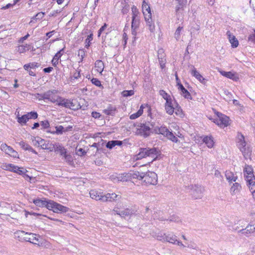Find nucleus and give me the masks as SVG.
<instances>
[{
	"label": "nucleus",
	"mask_w": 255,
	"mask_h": 255,
	"mask_svg": "<svg viewBox=\"0 0 255 255\" xmlns=\"http://www.w3.org/2000/svg\"><path fill=\"white\" fill-rule=\"evenodd\" d=\"M237 146L242 152L245 158L251 159L252 149L246 142L244 135L241 133L238 134Z\"/></svg>",
	"instance_id": "nucleus-1"
},
{
	"label": "nucleus",
	"mask_w": 255,
	"mask_h": 255,
	"mask_svg": "<svg viewBox=\"0 0 255 255\" xmlns=\"http://www.w3.org/2000/svg\"><path fill=\"white\" fill-rule=\"evenodd\" d=\"M142 181L147 185H156L157 183V175L154 172L148 171L143 173Z\"/></svg>",
	"instance_id": "nucleus-2"
},
{
	"label": "nucleus",
	"mask_w": 255,
	"mask_h": 255,
	"mask_svg": "<svg viewBox=\"0 0 255 255\" xmlns=\"http://www.w3.org/2000/svg\"><path fill=\"white\" fill-rule=\"evenodd\" d=\"M157 133L161 134L165 137H166L168 139L171 140L173 142H178V138L176 137L174 134L170 131L168 128L165 127H161L158 128L157 130H156Z\"/></svg>",
	"instance_id": "nucleus-3"
},
{
	"label": "nucleus",
	"mask_w": 255,
	"mask_h": 255,
	"mask_svg": "<svg viewBox=\"0 0 255 255\" xmlns=\"http://www.w3.org/2000/svg\"><path fill=\"white\" fill-rule=\"evenodd\" d=\"M150 128L146 124H139L136 127L135 133L137 135L147 137L150 134Z\"/></svg>",
	"instance_id": "nucleus-4"
},
{
	"label": "nucleus",
	"mask_w": 255,
	"mask_h": 255,
	"mask_svg": "<svg viewBox=\"0 0 255 255\" xmlns=\"http://www.w3.org/2000/svg\"><path fill=\"white\" fill-rule=\"evenodd\" d=\"M204 189L199 185H192L190 189V194L195 199H201L203 196Z\"/></svg>",
	"instance_id": "nucleus-5"
},
{
	"label": "nucleus",
	"mask_w": 255,
	"mask_h": 255,
	"mask_svg": "<svg viewBox=\"0 0 255 255\" xmlns=\"http://www.w3.org/2000/svg\"><path fill=\"white\" fill-rule=\"evenodd\" d=\"M49 210H52L56 213H62L67 212L68 211V208L51 200Z\"/></svg>",
	"instance_id": "nucleus-6"
},
{
	"label": "nucleus",
	"mask_w": 255,
	"mask_h": 255,
	"mask_svg": "<svg viewBox=\"0 0 255 255\" xmlns=\"http://www.w3.org/2000/svg\"><path fill=\"white\" fill-rule=\"evenodd\" d=\"M131 14L132 27H138L140 23V12L134 5L131 7Z\"/></svg>",
	"instance_id": "nucleus-7"
},
{
	"label": "nucleus",
	"mask_w": 255,
	"mask_h": 255,
	"mask_svg": "<svg viewBox=\"0 0 255 255\" xmlns=\"http://www.w3.org/2000/svg\"><path fill=\"white\" fill-rule=\"evenodd\" d=\"M165 242H168L173 245H178L183 248L186 247V246L177 239V237L173 233H166Z\"/></svg>",
	"instance_id": "nucleus-8"
},
{
	"label": "nucleus",
	"mask_w": 255,
	"mask_h": 255,
	"mask_svg": "<svg viewBox=\"0 0 255 255\" xmlns=\"http://www.w3.org/2000/svg\"><path fill=\"white\" fill-rule=\"evenodd\" d=\"M0 149L6 154L14 158L18 157V153L11 146H8L6 143H1L0 145Z\"/></svg>",
	"instance_id": "nucleus-9"
},
{
	"label": "nucleus",
	"mask_w": 255,
	"mask_h": 255,
	"mask_svg": "<svg viewBox=\"0 0 255 255\" xmlns=\"http://www.w3.org/2000/svg\"><path fill=\"white\" fill-rule=\"evenodd\" d=\"M229 117L222 114H218V118L214 122L217 125L220 127H225L229 125Z\"/></svg>",
	"instance_id": "nucleus-10"
},
{
	"label": "nucleus",
	"mask_w": 255,
	"mask_h": 255,
	"mask_svg": "<svg viewBox=\"0 0 255 255\" xmlns=\"http://www.w3.org/2000/svg\"><path fill=\"white\" fill-rule=\"evenodd\" d=\"M143 151L145 152V157H150L152 158V161L157 157L158 150L156 148H143Z\"/></svg>",
	"instance_id": "nucleus-11"
},
{
	"label": "nucleus",
	"mask_w": 255,
	"mask_h": 255,
	"mask_svg": "<svg viewBox=\"0 0 255 255\" xmlns=\"http://www.w3.org/2000/svg\"><path fill=\"white\" fill-rule=\"evenodd\" d=\"M56 93V90L48 91L44 93L42 95V98L44 100H48L52 103L56 102V99L58 98V96L55 95Z\"/></svg>",
	"instance_id": "nucleus-12"
},
{
	"label": "nucleus",
	"mask_w": 255,
	"mask_h": 255,
	"mask_svg": "<svg viewBox=\"0 0 255 255\" xmlns=\"http://www.w3.org/2000/svg\"><path fill=\"white\" fill-rule=\"evenodd\" d=\"M115 214L120 215L121 217L125 218L126 217L130 216L133 214V210L129 208H127L125 210H122L117 208L113 210Z\"/></svg>",
	"instance_id": "nucleus-13"
},
{
	"label": "nucleus",
	"mask_w": 255,
	"mask_h": 255,
	"mask_svg": "<svg viewBox=\"0 0 255 255\" xmlns=\"http://www.w3.org/2000/svg\"><path fill=\"white\" fill-rule=\"evenodd\" d=\"M121 196L120 195L116 194L115 193H107L106 194H103V198H102V202H112L121 199Z\"/></svg>",
	"instance_id": "nucleus-14"
},
{
	"label": "nucleus",
	"mask_w": 255,
	"mask_h": 255,
	"mask_svg": "<svg viewBox=\"0 0 255 255\" xmlns=\"http://www.w3.org/2000/svg\"><path fill=\"white\" fill-rule=\"evenodd\" d=\"M51 200H46L45 199H41L37 198L33 199L32 202L37 206L40 207H45L48 210L49 209V206Z\"/></svg>",
	"instance_id": "nucleus-15"
},
{
	"label": "nucleus",
	"mask_w": 255,
	"mask_h": 255,
	"mask_svg": "<svg viewBox=\"0 0 255 255\" xmlns=\"http://www.w3.org/2000/svg\"><path fill=\"white\" fill-rule=\"evenodd\" d=\"M255 233L252 225L249 224L245 228L238 231V234H241L246 237H249L252 234Z\"/></svg>",
	"instance_id": "nucleus-16"
},
{
	"label": "nucleus",
	"mask_w": 255,
	"mask_h": 255,
	"mask_svg": "<svg viewBox=\"0 0 255 255\" xmlns=\"http://www.w3.org/2000/svg\"><path fill=\"white\" fill-rule=\"evenodd\" d=\"M175 105L173 103V100L172 99H167L166 101L164 107L166 112L170 115H172L174 112V107Z\"/></svg>",
	"instance_id": "nucleus-17"
},
{
	"label": "nucleus",
	"mask_w": 255,
	"mask_h": 255,
	"mask_svg": "<svg viewBox=\"0 0 255 255\" xmlns=\"http://www.w3.org/2000/svg\"><path fill=\"white\" fill-rule=\"evenodd\" d=\"M90 195L91 198L96 201L102 202V198L103 197V193L95 190H92L90 191Z\"/></svg>",
	"instance_id": "nucleus-18"
},
{
	"label": "nucleus",
	"mask_w": 255,
	"mask_h": 255,
	"mask_svg": "<svg viewBox=\"0 0 255 255\" xmlns=\"http://www.w3.org/2000/svg\"><path fill=\"white\" fill-rule=\"evenodd\" d=\"M244 173L246 179L255 177L253 174V169L252 167L247 164H245L244 168Z\"/></svg>",
	"instance_id": "nucleus-19"
},
{
	"label": "nucleus",
	"mask_w": 255,
	"mask_h": 255,
	"mask_svg": "<svg viewBox=\"0 0 255 255\" xmlns=\"http://www.w3.org/2000/svg\"><path fill=\"white\" fill-rule=\"evenodd\" d=\"M192 69L191 70V74L198 79L201 83L205 84L206 82V80L196 70V68L192 66Z\"/></svg>",
	"instance_id": "nucleus-20"
},
{
	"label": "nucleus",
	"mask_w": 255,
	"mask_h": 255,
	"mask_svg": "<svg viewBox=\"0 0 255 255\" xmlns=\"http://www.w3.org/2000/svg\"><path fill=\"white\" fill-rule=\"evenodd\" d=\"M227 35L230 42L233 48H236L239 45V41L236 37L233 35L230 31L227 32Z\"/></svg>",
	"instance_id": "nucleus-21"
},
{
	"label": "nucleus",
	"mask_w": 255,
	"mask_h": 255,
	"mask_svg": "<svg viewBox=\"0 0 255 255\" xmlns=\"http://www.w3.org/2000/svg\"><path fill=\"white\" fill-rule=\"evenodd\" d=\"M128 173L129 174V180L132 179H137L141 180L142 179V175H143V172H139L138 171H132Z\"/></svg>",
	"instance_id": "nucleus-22"
},
{
	"label": "nucleus",
	"mask_w": 255,
	"mask_h": 255,
	"mask_svg": "<svg viewBox=\"0 0 255 255\" xmlns=\"http://www.w3.org/2000/svg\"><path fill=\"white\" fill-rule=\"evenodd\" d=\"M225 176L227 180L230 183L235 182L238 179V176L236 175L233 172L230 171H226Z\"/></svg>",
	"instance_id": "nucleus-23"
},
{
	"label": "nucleus",
	"mask_w": 255,
	"mask_h": 255,
	"mask_svg": "<svg viewBox=\"0 0 255 255\" xmlns=\"http://www.w3.org/2000/svg\"><path fill=\"white\" fill-rule=\"evenodd\" d=\"M203 141L205 143L208 147L212 148L214 145V141L212 136H206L203 139Z\"/></svg>",
	"instance_id": "nucleus-24"
},
{
	"label": "nucleus",
	"mask_w": 255,
	"mask_h": 255,
	"mask_svg": "<svg viewBox=\"0 0 255 255\" xmlns=\"http://www.w3.org/2000/svg\"><path fill=\"white\" fill-rule=\"evenodd\" d=\"M26 236L25 232L23 231H17L14 233L15 238H17L20 242H26L27 238L25 237Z\"/></svg>",
	"instance_id": "nucleus-25"
},
{
	"label": "nucleus",
	"mask_w": 255,
	"mask_h": 255,
	"mask_svg": "<svg viewBox=\"0 0 255 255\" xmlns=\"http://www.w3.org/2000/svg\"><path fill=\"white\" fill-rule=\"evenodd\" d=\"M178 89L181 90L183 97L187 99H191V96L190 93L180 83H178Z\"/></svg>",
	"instance_id": "nucleus-26"
},
{
	"label": "nucleus",
	"mask_w": 255,
	"mask_h": 255,
	"mask_svg": "<svg viewBox=\"0 0 255 255\" xmlns=\"http://www.w3.org/2000/svg\"><path fill=\"white\" fill-rule=\"evenodd\" d=\"M241 188V185L239 183L236 182L233 183L231 187L230 192L232 195H235L240 191Z\"/></svg>",
	"instance_id": "nucleus-27"
},
{
	"label": "nucleus",
	"mask_w": 255,
	"mask_h": 255,
	"mask_svg": "<svg viewBox=\"0 0 255 255\" xmlns=\"http://www.w3.org/2000/svg\"><path fill=\"white\" fill-rule=\"evenodd\" d=\"M19 144L23 149L28 150L36 154H37V152L31 146L23 141L19 142Z\"/></svg>",
	"instance_id": "nucleus-28"
},
{
	"label": "nucleus",
	"mask_w": 255,
	"mask_h": 255,
	"mask_svg": "<svg viewBox=\"0 0 255 255\" xmlns=\"http://www.w3.org/2000/svg\"><path fill=\"white\" fill-rule=\"evenodd\" d=\"M56 151L59 152L60 155L63 157H64L67 153L66 149L59 143H57L56 145Z\"/></svg>",
	"instance_id": "nucleus-29"
},
{
	"label": "nucleus",
	"mask_w": 255,
	"mask_h": 255,
	"mask_svg": "<svg viewBox=\"0 0 255 255\" xmlns=\"http://www.w3.org/2000/svg\"><path fill=\"white\" fill-rule=\"evenodd\" d=\"M95 68L98 72L102 73L104 69V63L101 60H97L95 63Z\"/></svg>",
	"instance_id": "nucleus-30"
},
{
	"label": "nucleus",
	"mask_w": 255,
	"mask_h": 255,
	"mask_svg": "<svg viewBox=\"0 0 255 255\" xmlns=\"http://www.w3.org/2000/svg\"><path fill=\"white\" fill-rule=\"evenodd\" d=\"M31 140L33 145L35 146H41L42 143L44 142V140L38 136L32 137Z\"/></svg>",
	"instance_id": "nucleus-31"
},
{
	"label": "nucleus",
	"mask_w": 255,
	"mask_h": 255,
	"mask_svg": "<svg viewBox=\"0 0 255 255\" xmlns=\"http://www.w3.org/2000/svg\"><path fill=\"white\" fill-rule=\"evenodd\" d=\"M26 239V242H29L33 244L37 245L39 243V239L36 234L30 233L29 238Z\"/></svg>",
	"instance_id": "nucleus-32"
},
{
	"label": "nucleus",
	"mask_w": 255,
	"mask_h": 255,
	"mask_svg": "<svg viewBox=\"0 0 255 255\" xmlns=\"http://www.w3.org/2000/svg\"><path fill=\"white\" fill-rule=\"evenodd\" d=\"M72 128V127L69 126L68 127L66 128L65 129L64 128V127L62 126H59L56 127V131H54L52 132L53 134L56 133V134H62L64 131H67L69 129H71Z\"/></svg>",
	"instance_id": "nucleus-33"
},
{
	"label": "nucleus",
	"mask_w": 255,
	"mask_h": 255,
	"mask_svg": "<svg viewBox=\"0 0 255 255\" xmlns=\"http://www.w3.org/2000/svg\"><path fill=\"white\" fill-rule=\"evenodd\" d=\"M69 100L64 99L62 98L61 97H58V98L56 99V103L57 105L59 106H63L66 108V107H68V105H67L68 103V101Z\"/></svg>",
	"instance_id": "nucleus-34"
},
{
	"label": "nucleus",
	"mask_w": 255,
	"mask_h": 255,
	"mask_svg": "<svg viewBox=\"0 0 255 255\" xmlns=\"http://www.w3.org/2000/svg\"><path fill=\"white\" fill-rule=\"evenodd\" d=\"M220 73L221 74L226 77L230 78L231 79H233L234 80H237L238 78L236 76L235 74L231 72H225L224 71H220Z\"/></svg>",
	"instance_id": "nucleus-35"
},
{
	"label": "nucleus",
	"mask_w": 255,
	"mask_h": 255,
	"mask_svg": "<svg viewBox=\"0 0 255 255\" xmlns=\"http://www.w3.org/2000/svg\"><path fill=\"white\" fill-rule=\"evenodd\" d=\"M246 180L250 190H255V176Z\"/></svg>",
	"instance_id": "nucleus-36"
},
{
	"label": "nucleus",
	"mask_w": 255,
	"mask_h": 255,
	"mask_svg": "<svg viewBox=\"0 0 255 255\" xmlns=\"http://www.w3.org/2000/svg\"><path fill=\"white\" fill-rule=\"evenodd\" d=\"M3 167L5 170L13 171L15 173L20 169V167L18 166H15L12 164H5Z\"/></svg>",
	"instance_id": "nucleus-37"
},
{
	"label": "nucleus",
	"mask_w": 255,
	"mask_h": 255,
	"mask_svg": "<svg viewBox=\"0 0 255 255\" xmlns=\"http://www.w3.org/2000/svg\"><path fill=\"white\" fill-rule=\"evenodd\" d=\"M67 103H68L67 104L68 106L66 107V108H69L73 110H77L81 108V106L79 104L74 103L73 102L70 101V100H68Z\"/></svg>",
	"instance_id": "nucleus-38"
},
{
	"label": "nucleus",
	"mask_w": 255,
	"mask_h": 255,
	"mask_svg": "<svg viewBox=\"0 0 255 255\" xmlns=\"http://www.w3.org/2000/svg\"><path fill=\"white\" fill-rule=\"evenodd\" d=\"M118 177L119 182H126L129 180L128 173L118 174Z\"/></svg>",
	"instance_id": "nucleus-39"
},
{
	"label": "nucleus",
	"mask_w": 255,
	"mask_h": 255,
	"mask_svg": "<svg viewBox=\"0 0 255 255\" xmlns=\"http://www.w3.org/2000/svg\"><path fill=\"white\" fill-rule=\"evenodd\" d=\"M30 49V45L28 44L20 45L17 48V51L20 53H23Z\"/></svg>",
	"instance_id": "nucleus-40"
},
{
	"label": "nucleus",
	"mask_w": 255,
	"mask_h": 255,
	"mask_svg": "<svg viewBox=\"0 0 255 255\" xmlns=\"http://www.w3.org/2000/svg\"><path fill=\"white\" fill-rule=\"evenodd\" d=\"M174 103L175 104V105L174 107L175 114L177 116H178L181 118L182 117L183 114L182 110L181 107L180 106H179V105L176 102V101H174Z\"/></svg>",
	"instance_id": "nucleus-41"
},
{
	"label": "nucleus",
	"mask_w": 255,
	"mask_h": 255,
	"mask_svg": "<svg viewBox=\"0 0 255 255\" xmlns=\"http://www.w3.org/2000/svg\"><path fill=\"white\" fill-rule=\"evenodd\" d=\"M142 10L143 14L146 13L147 12H150V8L149 4L145 1L143 0L142 4Z\"/></svg>",
	"instance_id": "nucleus-42"
},
{
	"label": "nucleus",
	"mask_w": 255,
	"mask_h": 255,
	"mask_svg": "<svg viewBox=\"0 0 255 255\" xmlns=\"http://www.w3.org/2000/svg\"><path fill=\"white\" fill-rule=\"evenodd\" d=\"M144 151H143V148H140L139 149L138 153L135 155L134 159L136 160H139L145 157V152H144Z\"/></svg>",
	"instance_id": "nucleus-43"
},
{
	"label": "nucleus",
	"mask_w": 255,
	"mask_h": 255,
	"mask_svg": "<svg viewBox=\"0 0 255 255\" xmlns=\"http://www.w3.org/2000/svg\"><path fill=\"white\" fill-rule=\"evenodd\" d=\"M115 108L110 106L107 109L104 110V113L107 115H113L115 113Z\"/></svg>",
	"instance_id": "nucleus-44"
},
{
	"label": "nucleus",
	"mask_w": 255,
	"mask_h": 255,
	"mask_svg": "<svg viewBox=\"0 0 255 255\" xmlns=\"http://www.w3.org/2000/svg\"><path fill=\"white\" fill-rule=\"evenodd\" d=\"M159 95L164 99L166 100V101H167V99L169 100V99H172L171 96L168 94L165 91H164L163 90H161L159 91Z\"/></svg>",
	"instance_id": "nucleus-45"
},
{
	"label": "nucleus",
	"mask_w": 255,
	"mask_h": 255,
	"mask_svg": "<svg viewBox=\"0 0 255 255\" xmlns=\"http://www.w3.org/2000/svg\"><path fill=\"white\" fill-rule=\"evenodd\" d=\"M26 116L23 115L21 117H19V115L17 116V120L18 123H19L21 125L25 124L27 122V119H26Z\"/></svg>",
	"instance_id": "nucleus-46"
},
{
	"label": "nucleus",
	"mask_w": 255,
	"mask_h": 255,
	"mask_svg": "<svg viewBox=\"0 0 255 255\" xmlns=\"http://www.w3.org/2000/svg\"><path fill=\"white\" fill-rule=\"evenodd\" d=\"M134 91L130 90H124L121 93L122 95L124 97H128V96H132L134 94Z\"/></svg>",
	"instance_id": "nucleus-47"
},
{
	"label": "nucleus",
	"mask_w": 255,
	"mask_h": 255,
	"mask_svg": "<svg viewBox=\"0 0 255 255\" xmlns=\"http://www.w3.org/2000/svg\"><path fill=\"white\" fill-rule=\"evenodd\" d=\"M166 235V234H165V233H164V234L158 233L155 235V238L158 241H160L162 242H165Z\"/></svg>",
	"instance_id": "nucleus-48"
},
{
	"label": "nucleus",
	"mask_w": 255,
	"mask_h": 255,
	"mask_svg": "<svg viewBox=\"0 0 255 255\" xmlns=\"http://www.w3.org/2000/svg\"><path fill=\"white\" fill-rule=\"evenodd\" d=\"M93 40V34H91L88 36L85 40V47L88 48L90 45L91 41Z\"/></svg>",
	"instance_id": "nucleus-49"
},
{
	"label": "nucleus",
	"mask_w": 255,
	"mask_h": 255,
	"mask_svg": "<svg viewBox=\"0 0 255 255\" xmlns=\"http://www.w3.org/2000/svg\"><path fill=\"white\" fill-rule=\"evenodd\" d=\"M63 51L64 49H62L60 50H59L54 56L53 58V61H54L55 60L58 61L59 59L61 57V56L63 54Z\"/></svg>",
	"instance_id": "nucleus-50"
},
{
	"label": "nucleus",
	"mask_w": 255,
	"mask_h": 255,
	"mask_svg": "<svg viewBox=\"0 0 255 255\" xmlns=\"http://www.w3.org/2000/svg\"><path fill=\"white\" fill-rule=\"evenodd\" d=\"M146 22L149 30L150 31V32H153L154 31L155 26L154 24L152 22V20H150V21L149 20Z\"/></svg>",
	"instance_id": "nucleus-51"
},
{
	"label": "nucleus",
	"mask_w": 255,
	"mask_h": 255,
	"mask_svg": "<svg viewBox=\"0 0 255 255\" xmlns=\"http://www.w3.org/2000/svg\"><path fill=\"white\" fill-rule=\"evenodd\" d=\"M57 143L52 144L51 143L48 142L47 147H45V148L50 151H52L54 150L56 151V145Z\"/></svg>",
	"instance_id": "nucleus-52"
},
{
	"label": "nucleus",
	"mask_w": 255,
	"mask_h": 255,
	"mask_svg": "<svg viewBox=\"0 0 255 255\" xmlns=\"http://www.w3.org/2000/svg\"><path fill=\"white\" fill-rule=\"evenodd\" d=\"M63 158H64L65 161L70 164L73 162V157L70 154H68L67 153Z\"/></svg>",
	"instance_id": "nucleus-53"
},
{
	"label": "nucleus",
	"mask_w": 255,
	"mask_h": 255,
	"mask_svg": "<svg viewBox=\"0 0 255 255\" xmlns=\"http://www.w3.org/2000/svg\"><path fill=\"white\" fill-rule=\"evenodd\" d=\"M183 29V27H180V26H179L175 33H174V37L175 38H176V40H179V38H180V33H181V31L182 30V29Z\"/></svg>",
	"instance_id": "nucleus-54"
},
{
	"label": "nucleus",
	"mask_w": 255,
	"mask_h": 255,
	"mask_svg": "<svg viewBox=\"0 0 255 255\" xmlns=\"http://www.w3.org/2000/svg\"><path fill=\"white\" fill-rule=\"evenodd\" d=\"M178 1L179 5L176 7V11L178 12L180 9L182 8L183 4L186 2V0H176Z\"/></svg>",
	"instance_id": "nucleus-55"
},
{
	"label": "nucleus",
	"mask_w": 255,
	"mask_h": 255,
	"mask_svg": "<svg viewBox=\"0 0 255 255\" xmlns=\"http://www.w3.org/2000/svg\"><path fill=\"white\" fill-rule=\"evenodd\" d=\"M116 142H118L115 140L109 141L107 143L106 147L108 148L112 149L113 147L116 145Z\"/></svg>",
	"instance_id": "nucleus-56"
},
{
	"label": "nucleus",
	"mask_w": 255,
	"mask_h": 255,
	"mask_svg": "<svg viewBox=\"0 0 255 255\" xmlns=\"http://www.w3.org/2000/svg\"><path fill=\"white\" fill-rule=\"evenodd\" d=\"M173 147L176 149H183V144L182 142H181L180 140L178 139V142L175 143L174 142V144L173 145Z\"/></svg>",
	"instance_id": "nucleus-57"
},
{
	"label": "nucleus",
	"mask_w": 255,
	"mask_h": 255,
	"mask_svg": "<svg viewBox=\"0 0 255 255\" xmlns=\"http://www.w3.org/2000/svg\"><path fill=\"white\" fill-rule=\"evenodd\" d=\"M80 77V73L79 71H76L71 77L70 79L71 81L77 79Z\"/></svg>",
	"instance_id": "nucleus-58"
},
{
	"label": "nucleus",
	"mask_w": 255,
	"mask_h": 255,
	"mask_svg": "<svg viewBox=\"0 0 255 255\" xmlns=\"http://www.w3.org/2000/svg\"><path fill=\"white\" fill-rule=\"evenodd\" d=\"M26 170L22 167H20V169H18V170L17 171L16 173L19 174V175H24L25 176H26L28 178H30L28 176L26 175L25 173L26 172Z\"/></svg>",
	"instance_id": "nucleus-59"
},
{
	"label": "nucleus",
	"mask_w": 255,
	"mask_h": 255,
	"mask_svg": "<svg viewBox=\"0 0 255 255\" xmlns=\"http://www.w3.org/2000/svg\"><path fill=\"white\" fill-rule=\"evenodd\" d=\"M118 178H119L118 174H117V173L113 174V175H111L110 177V178L111 179V180L115 183L119 182Z\"/></svg>",
	"instance_id": "nucleus-60"
},
{
	"label": "nucleus",
	"mask_w": 255,
	"mask_h": 255,
	"mask_svg": "<svg viewBox=\"0 0 255 255\" xmlns=\"http://www.w3.org/2000/svg\"><path fill=\"white\" fill-rule=\"evenodd\" d=\"M92 83L98 87H102L101 81L97 78H93L91 80Z\"/></svg>",
	"instance_id": "nucleus-61"
},
{
	"label": "nucleus",
	"mask_w": 255,
	"mask_h": 255,
	"mask_svg": "<svg viewBox=\"0 0 255 255\" xmlns=\"http://www.w3.org/2000/svg\"><path fill=\"white\" fill-rule=\"evenodd\" d=\"M185 247L196 250H198V247L197 246V245L195 243L191 242L190 244H188Z\"/></svg>",
	"instance_id": "nucleus-62"
},
{
	"label": "nucleus",
	"mask_w": 255,
	"mask_h": 255,
	"mask_svg": "<svg viewBox=\"0 0 255 255\" xmlns=\"http://www.w3.org/2000/svg\"><path fill=\"white\" fill-rule=\"evenodd\" d=\"M44 15H45L44 12H38L35 15V16H34V17H33V18L35 19L36 20L41 19L43 17Z\"/></svg>",
	"instance_id": "nucleus-63"
},
{
	"label": "nucleus",
	"mask_w": 255,
	"mask_h": 255,
	"mask_svg": "<svg viewBox=\"0 0 255 255\" xmlns=\"http://www.w3.org/2000/svg\"><path fill=\"white\" fill-rule=\"evenodd\" d=\"M225 94L226 95V97H225L224 99L227 101H228V102L231 101L232 100L231 99H232V94L228 91H225Z\"/></svg>",
	"instance_id": "nucleus-64"
}]
</instances>
